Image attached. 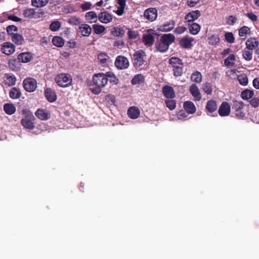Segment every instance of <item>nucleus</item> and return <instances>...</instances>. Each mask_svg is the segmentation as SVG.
<instances>
[{
  "label": "nucleus",
  "instance_id": "1",
  "mask_svg": "<svg viewBox=\"0 0 259 259\" xmlns=\"http://www.w3.org/2000/svg\"><path fill=\"white\" fill-rule=\"evenodd\" d=\"M108 83V79L105 73H99L94 74L91 82L89 84L90 90L95 95L99 94L102 88H104Z\"/></svg>",
  "mask_w": 259,
  "mask_h": 259
},
{
  "label": "nucleus",
  "instance_id": "2",
  "mask_svg": "<svg viewBox=\"0 0 259 259\" xmlns=\"http://www.w3.org/2000/svg\"><path fill=\"white\" fill-rule=\"evenodd\" d=\"M175 36L170 33L165 34L161 35L159 40L155 43V48L157 51L160 53L166 52L169 49V46L174 42Z\"/></svg>",
  "mask_w": 259,
  "mask_h": 259
},
{
  "label": "nucleus",
  "instance_id": "3",
  "mask_svg": "<svg viewBox=\"0 0 259 259\" xmlns=\"http://www.w3.org/2000/svg\"><path fill=\"white\" fill-rule=\"evenodd\" d=\"M168 63L175 77H180L183 74L184 63L182 59L178 57H171L168 60Z\"/></svg>",
  "mask_w": 259,
  "mask_h": 259
},
{
  "label": "nucleus",
  "instance_id": "4",
  "mask_svg": "<svg viewBox=\"0 0 259 259\" xmlns=\"http://www.w3.org/2000/svg\"><path fill=\"white\" fill-rule=\"evenodd\" d=\"M22 112L25 117L21 120V124L25 128L33 130L35 127L34 121L35 119L33 114L27 109H23Z\"/></svg>",
  "mask_w": 259,
  "mask_h": 259
},
{
  "label": "nucleus",
  "instance_id": "5",
  "mask_svg": "<svg viewBox=\"0 0 259 259\" xmlns=\"http://www.w3.org/2000/svg\"><path fill=\"white\" fill-rule=\"evenodd\" d=\"M55 81L57 85L61 88H66L72 84V76L67 73H60L55 78Z\"/></svg>",
  "mask_w": 259,
  "mask_h": 259
},
{
  "label": "nucleus",
  "instance_id": "6",
  "mask_svg": "<svg viewBox=\"0 0 259 259\" xmlns=\"http://www.w3.org/2000/svg\"><path fill=\"white\" fill-rule=\"evenodd\" d=\"M244 107V104L242 101H233L232 110L235 116L239 119H244L245 117L246 113Z\"/></svg>",
  "mask_w": 259,
  "mask_h": 259
},
{
  "label": "nucleus",
  "instance_id": "7",
  "mask_svg": "<svg viewBox=\"0 0 259 259\" xmlns=\"http://www.w3.org/2000/svg\"><path fill=\"white\" fill-rule=\"evenodd\" d=\"M145 56V53L143 50H140L136 51L132 57L134 66L137 67H139L142 66L145 62L144 59Z\"/></svg>",
  "mask_w": 259,
  "mask_h": 259
},
{
  "label": "nucleus",
  "instance_id": "8",
  "mask_svg": "<svg viewBox=\"0 0 259 259\" xmlns=\"http://www.w3.org/2000/svg\"><path fill=\"white\" fill-rule=\"evenodd\" d=\"M114 64L115 67L120 70H123L127 68L130 65L128 60L123 56H118L115 60Z\"/></svg>",
  "mask_w": 259,
  "mask_h": 259
},
{
  "label": "nucleus",
  "instance_id": "9",
  "mask_svg": "<svg viewBox=\"0 0 259 259\" xmlns=\"http://www.w3.org/2000/svg\"><path fill=\"white\" fill-rule=\"evenodd\" d=\"M23 85L26 91L33 92L37 88V81L33 78H26L23 80Z\"/></svg>",
  "mask_w": 259,
  "mask_h": 259
},
{
  "label": "nucleus",
  "instance_id": "10",
  "mask_svg": "<svg viewBox=\"0 0 259 259\" xmlns=\"http://www.w3.org/2000/svg\"><path fill=\"white\" fill-rule=\"evenodd\" d=\"M156 34L152 29H149L147 33L143 35L142 41L144 45L147 47L152 46L155 41L154 35Z\"/></svg>",
  "mask_w": 259,
  "mask_h": 259
},
{
  "label": "nucleus",
  "instance_id": "11",
  "mask_svg": "<svg viewBox=\"0 0 259 259\" xmlns=\"http://www.w3.org/2000/svg\"><path fill=\"white\" fill-rule=\"evenodd\" d=\"M194 39L189 35H186L181 38L179 41L180 46L184 49H191L193 46Z\"/></svg>",
  "mask_w": 259,
  "mask_h": 259
},
{
  "label": "nucleus",
  "instance_id": "12",
  "mask_svg": "<svg viewBox=\"0 0 259 259\" xmlns=\"http://www.w3.org/2000/svg\"><path fill=\"white\" fill-rule=\"evenodd\" d=\"M144 16L149 21L153 22L157 17V10L154 8H148L145 11Z\"/></svg>",
  "mask_w": 259,
  "mask_h": 259
},
{
  "label": "nucleus",
  "instance_id": "13",
  "mask_svg": "<svg viewBox=\"0 0 259 259\" xmlns=\"http://www.w3.org/2000/svg\"><path fill=\"white\" fill-rule=\"evenodd\" d=\"M200 16L201 13L199 10L192 11L186 15L184 19L185 22L188 23H193Z\"/></svg>",
  "mask_w": 259,
  "mask_h": 259
},
{
  "label": "nucleus",
  "instance_id": "14",
  "mask_svg": "<svg viewBox=\"0 0 259 259\" xmlns=\"http://www.w3.org/2000/svg\"><path fill=\"white\" fill-rule=\"evenodd\" d=\"M1 51L6 55H11L15 51V46L10 42H5L1 46Z\"/></svg>",
  "mask_w": 259,
  "mask_h": 259
},
{
  "label": "nucleus",
  "instance_id": "15",
  "mask_svg": "<svg viewBox=\"0 0 259 259\" xmlns=\"http://www.w3.org/2000/svg\"><path fill=\"white\" fill-rule=\"evenodd\" d=\"M230 111L231 107L229 103L223 102L219 107L218 113L222 117L227 116L230 114Z\"/></svg>",
  "mask_w": 259,
  "mask_h": 259
},
{
  "label": "nucleus",
  "instance_id": "16",
  "mask_svg": "<svg viewBox=\"0 0 259 259\" xmlns=\"http://www.w3.org/2000/svg\"><path fill=\"white\" fill-rule=\"evenodd\" d=\"M35 114L38 119L41 120H47L51 117V113L47 109H38Z\"/></svg>",
  "mask_w": 259,
  "mask_h": 259
},
{
  "label": "nucleus",
  "instance_id": "17",
  "mask_svg": "<svg viewBox=\"0 0 259 259\" xmlns=\"http://www.w3.org/2000/svg\"><path fill=\"white\" fill-rule=\"evenodd\" d=\"M189 92L194 97L195 101H199L201 99V95L200 91L195 83H193L189 88Z\"/></svg>",
  "mask_w": 259,
  "mask_h": 259
},
{
  "label": "nucleus",
  "instance_id": "18",
  "mask_svg": "<svg viewBox=\"0 0 259 259\" xmlns=\"http://www.w3.org/2000/svg\"><path fill=\"white\" fill-rule=\"evenodd\" d=\"M163 96L166 98H175L176 97L174 89L168 85H164L162 89Z\"/></svg>",
  "mask_w": 259,
  "mask_h": 259
},
{
  "label": "nucleus",
  "instance_id": "19",
  "mask_svg": "<svg viewBox=\"0 0 259 259\" xmlns=\"http://www.w3.org/2000/svg\"><path fill=\"white\" fill-rule=\"evenodd\" d=\"M45 96L47 100L53 103L57 100V95L54 90L51 88H47L45 90Z\"/></svg>",
  "mask_w": 259,
  "mask_h": 259
},
{
  "label": "nucleus",
  "instance_id": "20",
  "mask_svg": "<svg viewBox=\"0 0 259 259\" xmlns=\"http://www.w3.org/2000/svg\"><path fill=\"white\" fill-rule=\"evenodd\" d=\"M33 59V55L30 52L21 53L18 55L17 60L22 63H28Z\"/></svg>",
  "mask_w": 259,
  "mask_h": 259
},
{
  "label": "nucleus",
  "instance_id": "21",
  "mask_svg": "<svg viewBox=\"0 0 259 259\" xmlns=\"http://www.w3.org/2000/svg\"><path fill=\"white\" fill-rule=\"evenodd\" d=\"M99 20L103 23H108L112 21V16L108 12H101L98 15Z\"/></svg>",
  "mask_w": 259,
  "mask_h": 259
},
{
  "label": "nucleus",
  "instance_id": "22",
  "mask_svg": "<svg viewBox=\"0 0 259 259\" xmlns=\"http://www.w3.org/2000/svg\"><path fill=\"white\" fill-rule=\"evenodd\" d=\"M218 106L217 102L213 100H210L206 103L205 110L207 114L212 113L217 109Z\"/></svg>",
  "mask_w": 259,
  "mask_h": 259
},
{
  "label": "nucleus",
  "instance_id": "23",
  "mask_svg": "<svg viewBox=\"0 0 259 259\" xmlns=\"http://www.w3.org/2000/svg\"><path fill=\"white\" fill-rule=\"evenodd\" d=\"M79 32L83 36H89L92 32V28L87 24H82L79 27Z\"/></svg>",
  "mask_w": 259,
  "mask_h": 259
},
{
  "label": "nucleus",
  "instance_id": "24",
  "mask_svg": "<svg viewBox=\"0 0 259 259\" xmlns=\"http://www.w3.org/2000/svg\"><path fill=\"white\" fill-rule=\"evenodd\" d=\"M246 48L253 50L259 45V41L255 37H250L246 41Z\"/></svg>",
  "mask_w": 259,
  "mask_h": 259
},
{
  "label": "nucleus",
  "instance_id": "25",
  "mask_svg": "<svg viewBox=\"0 0 259 259\" xmlns=\"http://www.w3.org/2000/svg\"><path fill=\"white\" fill-rule=\"evenodd\" d=\"M188 28L189 32L193 35L197 34L201 29V26L197 23H191L188 24Z\"/></svg>",
  "mask_w": 259,
  "mask_h": 259
},
{
  "label": "nucleus",
  "instance_id": "26",
  "mask_svg": "<svg viewBox=\"0 0 259 259\" xmlns=\"http://www.w3.org/2000/svg\"><path fill=\"white\" fill-rule=\"evenodd\" d=\"M184 108L189 114H193L196 112V109L194 103L191 101H186L184 103Z\"/></svg>",
  "mask_w": 259,
  "mask_h": 259
},
{
  "label": "nucleus",
  "instance_id": "27",
  "mask_svg": "<svg viewBox=\"0 0 259 259\" xmlns=\"http://www.w3.org/2000/svg\"><path fill=\"white\" fill-rule=\"evenodd\" d=\"M127 114L131 118L136 119L139 116L140 111L138 108L136 107H131L128 109Z\"/></svg>",
  "mask_w": 259,
  "mask_h": 259
},
{
  "label": "nucleus",
  "instance_id": "28",
  "mask_svg": "<svg viewBox=\"0 0 259 259\" xmlns=\"http://www.w3.org/2000/svg\"><path fill=\"white\" fill-rule=\"evenodd\" d=\"M175 24V21L172 20L169 22L165 23L161 25L160 26L159 30L162 31H170L174 29Z\"/></svg>",
  "mask_w": 259,
  "mask_h": 259
},
{
  "label": "nucleus",
  "instance_id": "29",
  "mask_svg": "<svg viewBox=\"0 0 259 259\" xmlns=\"http://www.w3.org/2000/svg\"><path fill=\"white\" fill-rule=\"evenodd\" d=\"M4 110L8 115H12L16 111V107L12 103H6L4 105Z\"/></svg>",
  "mask_w": 259,
  "mask_h": 259
},
{
  "label": "nucleus",
  "instance_id": "30",
  "mask_svg": "<svg viewBox=\"0 0 259 259\" xmlns=\"http://www.w3.org/2000/svg\"><path fill=\"white\" fill-rule=\"evenodd\" d=\"M111 34L116 37H122L125 34V30L122 27H114L111 30Z\"/></svg>",
  "mask_w": 259,
  "mask_h": 259
},
{
  "label": "nucleus",
  "instance_id": "31",
  "mask_svg": "<svg viewBox=\"0 0 259 259\" xmlns=\"http://www.w3.org/2000/svg\"><path fill=\"white\" fill-rule=\"evenodd\" d=\"M97 14L94 11H90L85 14V19L90 23H94L97 21Z\"/></svg>",
  "mask_w": 259,
  "mask_h": 259
},
{
  "label": "nucleus",
  "instance_id": "32",
  "mask_svg": "<svg viewBox=\"0 0 259 259\" xmlns=\"http://www.w3.org/2000/svg\"><path fill=\"white\" fill-rule=\"evenodd\" d=\"M6 79L5 80V83L9 86H13L16 84V78L14 75L8 74L6 75Z\"/></svg>",
  "mask_w": 259,
  "mask_h": 259
},
{
  "label": "nucleus",
  "instance_id": "33",
  "mask_svg": "<svg viewBox=\"0 0 259 259\" xmlns=\"http://www.w3.org/2000/svg\"><path fill=\"white\" fill-rule=\"evenodd\" d=\"M12 40L17 45H21L24 41L23 36L19 33H15L12 36Z\"/></svg>",
  "mask_w": 259,
  "mask_h": 259
},
{
  "label": "nucleus",
  "instance_id": "34",
  "mask_svg": "<svg viewBox=\"0 0 259 259\" xmlns=\"http://www.w3.org/2000/svg\"><path fill=\"white\" fill-rule=\"evenodd\" d=\"M9 96L12 99H17L21 97V92L19 89L14 87L10 91Z\"/></svg>",
  "mask_w": 259,
  "mask_h": 259
},
{
  "label": "nucleus",
  "instance_id": "35",
  "mask_svg": "<svg viewBox=\"0 0 259 259\" xmlns=\"http://www.w3.org/2000/svg\"><path fill=\"white\" fill-rule=\"evenodd\" d=\"M105 74L108 79V81H109L110 83L113 84H117L118 83V79L113 72L108 71L105 73Z\"/></svg>",
  "mask_w": 259,
  "mask_h": 259
},
{
  "label": "nucleus",
  "instance_id": "36",
  "mask_svg": "<svg viewBox=\"0 0 259 259\" xmlns=\"http://www.w3.org/2000/svg\"><path fill=\"white\" fill-rule=\"evenodd\" d=\"M191 79L194 82L199 83L202 81V76L199 71H196L191 74Z\"/></svg>",
  "mask_w": 259,
  "mask_h": 259
},
{
  "label": "nucleus",
  "instance_id": "37",
  "mask_svg": "<svg viewBox=\"0 0 259 259\" xmlns=\"http://www.w3.org/2000/svg\"><path fill=\"white\" fill-rule=\"evenodd\" d=\"M254 95V92L252 90L246 89L241 92V97L243 100H248L251 99Z\"/></svg>",
  "mask_w": 259,
  "mask_h": 259
},
{
  "label": "nucleus",
  "instance_id": "38",
  "mask_svg": "<svg viewBox=\"0 0 259 259\" xmlns=\"http://www.w3.org/2000/svg\"><path fill=\"white\" fill-rule=\"evenodd\" d=\"M144 76L141 74L136 75L132 79L131 83L132 84H139L144 82Z\"/></svg>",
  "mask_w": 259,
  "mask_h": 259
},
{
  "label": "nucleus",
  "instance_id": "39",
  "mask_svg": "<svg viewBox=\"0 0 259 259\" xmlns=\"http://www.w3.org/2000/svg\"><path fill=\"white\" fill-rule=\"evenodd\" d=\"M98 60L102 64H105L109 61L110 57L105 53H100L98 55Z\"/></svg>",
  "mask_w": 259,
  "mask_h": 259
},
{
  "label": "nucleus",
  "instance_id": "40",
  "mask_svg": "<svg viewBox=\"0 0 259 259\" xmlns=\"http://www.w3.org/2000/svg\"><path fill=\"white\" fill-rule=\"evenodd\" d=\"M49 3V0H31V5L36 8H41L46 6Z\"/></svg>",
  "mask_w": 259,
  "mask_h": 259
},
{
  "label": "nucleus",
  "instance_id": "41",
  "mask_svg": "<svg viewBox=\"0 0 259 259\" xmlns=\"http://www.w3.org/2000/svg\"><path fill=\"white\" fill-rule=\"evenodd\" d=\"M52 44L57 47H62L64 45V40L60 36H55L52 39Z\"/></svg>",
  "mask_w": 259,
  "mask_h": 259
},
{
  "label": "nucleus",
  "instance_id": "42",
  "mask_svg": "<svg viewBox=\"0 0 259 259\" xmlns=\"http://www.w3.org/2000/svg\"><path fill=\"white\" fill-rule=\"evenodd\" d=\"M252 51L245 48L242 51L243 58L247 61L251 60L252 59Z\"/></svg>",
  "mask_w": 259,
  "mask_h": 259
},
{
  "label": "nucleus",
  "instance_id": "43",
  "mask_svg": "<svg viewBox=\"0 0 259 259\" xmlns=\"http://www.w3.org/2000/svg\"><path fill=\"white\" fill-rule=\"evenodd\" d=\"M236 60V56L234 54H230L224 61V64L227 67H232L234 65L233 62Z\"/></svg>",
  "mask_w": 259,
  "mask_h": 259
},
{
  "label": "nucleus",
  "instance_id": "44",
  "mask_svg": "<svg viewBox=\"0 0 259 259\" xmlns=\"http://www.w3.org/2000/svg\"><path fill=\"white\" fill-rule=\"evenodd\" d=\"M174 98H169L165 100L166 106L170 110H173L176 107V101Z\"/></svg>",
  "mask_w": 259,
  "mask_h": 259
},
{
  "label": "nucleus",
  "instance_id": "45",
  "mask_svg": "<svg viewBox=\"0 0 259 259\" xmlns=\"http://www.w3.org/2000/svg\"><path fill=\"white\" fill-rule=\"evenodd\" d=\"M220 39L218 34H212L208 37V44L212 46H215L220 42Z\"/></svg>",
  "mask_w": 259,
  "mask_h": 259
},
{
  "label": "nucleus",
  "instance_id": "46",
  "mask_svg": "<svg viewBox=\"0 0 259 259\" xmlns=\"http://www.w3.org/2000/svg\"><path fill=\"white\" fill-rule=\"evenodd\" d=\"M35 10L32 8H27L23 10V15L25 18L32 19L35 14Z\"/></svg>",
  "mask_w": 259,
  "mask_h": 259
},
{
  "label": "nucleus",
  "instance_id": "47",
  "mask_svg": "<svg viewBox=\"0 0 259 259\" xmlns=\"http://www.w3.org/2000/svg\"><path fill=\"white\" fill-rule=\"evenodd\" d=\"M202 90L207 95H211L212 92L211 84L208 82L204 83L202 86Z\"/></svg>",
  "mask_w": 259,
  "mask_h": 259
},
{
  "label": "nucleus",
  "instance_id": "48",
  "mask_svg": "<svg viewBox=\"0 0 259 259\" xmlns=\"http://www.w3.org/2000/svg\"><path fill=\"white\" fill-rule=\"evenodd\" d=\"M93 28L94 33L97 34L102 33L105 30V27L100 24H94L93 25Z\"/></svg>",
  "mask_w": 259,
  "mask_h": 259
},
{
  "label": "nucleus",
  "instance_id": "49",
  "mask_svg": "<svg viewBox=\"0 0 259 259\" xmlns=\"http://www.w3.org/2000/svg\"><path fill=\"white\" fill-rule=\"evenodd\" d=\"M237 79L240 84L242 85H246L248 83V77L245 74L238 75Z\"/></svg>",
  "mask_w": 259,
  "mask_h": 259
},
{
  "label": "nucleus",
  "instance_id": "50",
  "mask_svg": "<svg viewBox=\"0 0 259 259\" xmlns=\"http://www.w3.org/2000/svg\"><path fill=\"white\" fill-rule=\"evenodd\" d=\"M61 25V23L59 21H54L50 24V29L52 31H57L60 29Z\"/></svg>",
  "mask_w": 259,
  "mask_h": 259
},
{
  "label": "nucleus",
  "instance_id": "51",
  "mask_svg": "<svg viewBox=\"0 0 259 259\" xmlns=\"http://www.w3.org/2000/svg\"><path fill=\"white\" fill-rule=\"evenodd\" d=\"M17 59H11L9 62V66L12 70H16L18 69V65L19 64Z\"/></svg>",
  "mask_w": 259,
  "mask_h": 259
},
{
  "label": "nucleus",
  "instance_id": "52",
  "mask_svg": "<svg viewBox=\"0 0 259 259\" xmlns=\"http://www.w3.org/2000/svg\"><path fill=\"white\" fill-rule=\"evenodd\" d=\"M250 28L246 26L241 27L238 30L239 35L240 37L245 36L247 34L250 32Z\"/></svg>",
  "mask_w": 259,
  "mask_h": 259
},
{
  "label": "nucleus",
  "instance_id": "53",
  "mask_svg": "<svg viewBox=\"0 0 259 259\" xmlns=\"http://www.w3.org/2000/svg\"><path fill=\"white\" fill-rule=\"evenodd\" d=\"M226 41L228 43L232 44L234 42L235 38L232 32H226L225 34Z\"/></svg>",
  "mask_w": 259,
  "mask_h": 259
},
{
  "label": "nucleus",
  "instance_id": "54",
  "mask_svg": "<svg viewBox=\"0 0 259 259\" xmlns=\"http://www.w3.org/2000/svg\"><path fill=\"white\" fill-rule=\"evenodd\" d=\"M18 31V28L15 25H9L7 27V32L9 35H11V36L15 34L14 32H17Z\"/></svg>",
  "mask_w": 259,
  "mask_h": 259
},
{
  "label": "nucleus",
  "instance_id": "55",
  "mask_svg": "<svg viewBox=\"0 0 259 259\" xmlns=\"http://www.w3.org/2000/svg\"><path fill=\"white\" fill-rule=\"evenodd\" d=\"M250 105L253 108L259 107V98L254 97L250 99L249 101Z\"/></svg>",
  "mask_w": 259,
  "mask_h": 259
},
{
  "label": "nucleus",
  "instance_id": "56",
  "mask_svg": "<svg viewBox=\"0 0 259 259\" xmlns=\"http://www.w3.org/2000/svg\"><path fill=\"white\" fill-rule=\"evenodd\" d=\"M68 23L73 25H78L80 23V19L76 17H72L68 20Z\"/></svg>",
  "mask_w": 259,
  "mask_h": 259
},
{
  "label": "nucleus",
  "instance_id": "57",
  "mask_svg": "<svg viewBox=\"0 0 259 259\" xmlns=\"http://www.w3.org/2000/svg\"><path fill=\"white\" fill-rule=\"evenodd\" d=\"M237 19L235 16L230 15L227 18V24L229 25H233L237 21Z\"/></svg>",
  "mask_w": 259,
  "mask_h": 259
},
{
  "label": "nucleus",
  "instance_id": "58",
  "mask_svg": "<svg viewBox=\"0 0 259 259\" xmlns=\"http://www.w3.org/2000/svg\"><path fill=\"white\" fill-rule=\"evenodd\" d=\"M34 13L35 14H34L33 18L39 19V18H42L44 17H45V13L41 9H39L37 12L35 11Z\"/></svg>",
  "mask_w": 259,
  "mask_h": 259
},
{
  "label": "nucleus",
  "instance_id": "59",
  "mask_svg": "<svg viewBox=\"0 0 259 259\" xmlns=\"http://www.w3.org/2000/svg\"><path fill=\"white\" fill-rule=\"evenodd\" d=\"M187 30V28L183 26L177 27L174 32L177 34H181L185 32Z\"/></svg>",
  "mask_w": 259,
  "mask_h": 259
},
{
  "label": "nucleus",
  "instance_id": "60",
  "mask_svg": "<svg viewBox=\"0 0 259 259\" xmlns=\"http://www.w3.org/2000/svg\"><path fill=\"white\" fill-rule=\"evenodd\" d=\"M128 37L131 39H135L137 37L138 34V33L134 30L129 29L127 32Z\"/></svg>",
  "mask_w": 259,
  "mask_h": 259
},
{
  "label": "nucleus",
  "instance_id": "61",
  "mask_svg": "<svg viewBox=\"0 0 259 259\" xmlns=\"http://www.w3.org/2000/svg\"><path fill=\"white\" fill-rule=\"evenodd\" d=\"M249 19L252 22H255L257 20V17L256 15L253 14L252 12L247 13L245 14Z\"/></svg>",
  "mask_w": 259,
  "mask_h": 259
},
{
  "label": "nucleus",
  "instance_id": "62",
  "mask_svg": "<svg viewBox=\"0 0 259 259\" xmlns=\"http://www.w3.org/2000/svg\"><path fill=\"white\" fill-rule=\"evenodd\" d=\"M91 4L90 2H85L81 5V8L83 11H87L91 9Z\"/></svg>",
  "mask_w": 259,
  "mask_h": 259
},
{
  "label": "nucleus",
  "instance_id": "63",
  "mask_svg": "<svg viewBox=\"0 0 259 259\" xmlns=\"http://www.w3.org/2000/svg\"><path fill=\"white\" fill-rule=\"evenodd\" d=\"M8 18L9 20L13 21L14 22H21L22 21L21 18H20L17 16L13 15L8 16Z\"/></svg>",
  "mask_w": 259,
  "mask_h": 259
},
{
  "label": "nucleus",
  "instance_id": "64",
  "mask_svg": "<svg viewBox=\"0 0 259 259\" xmlns=\"http://www.w3.org/2000/svg\"><path fill=\"white\" fill-rule=\"evenodd\" d=\"M253 86L256 89H259V77L255 78L252 81Z\"/></svg>",
  "mask_w": 259,
  "mask_h": 259
}]
</instances>
